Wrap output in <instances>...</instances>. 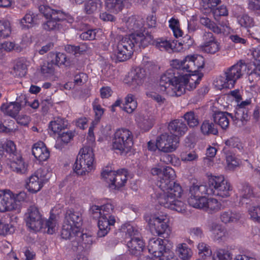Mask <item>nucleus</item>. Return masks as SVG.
I'll return each instance as SVG.
<instances>
[{"instance_id": "obj_1", "label": "nucleus", "mask_w": 260, "mask_h": 260, "mask_svg": "<svg viewBox=\"0 0 260 260\" xmlns=\"http://www.w3.org/2000/svg\"><path fill=\"white\" fill-rule=\"evenodd\" d=\"M203 76L202 73L183 75L174 69H169L160 77V90L171 96H179L185 89L190 91L195 89Z\"/></svg>"}, {"instance_id": "obj_2", "label": "nucleus", "mask_w": 260, "mask_h": 260, "mask_svg": "<svg viewBox=\"0 0 260 260\" xmlns=\"http://www.w3.org/2000/svg\"><path fill=\"white\" fill-rule=\"evenodd\" d=\"M153 42L150 36H144L142 33L131 34L118 43L115 55L118 61H124L129 59L134 51L145 48Z\"/></svg>"}, {"instance_id": "obj_3", "label": "nucleus", "mask_w": 260, "mask_h": 260, "mask_svg": "<svg viewBox=\"0 0 260 260\" xmlns=\"http://www.w3.org/2000/svg\"><path fill=\"white\" fill-rule=\"evenodd\" d=\"M56 215L50 212L49 218L44 221L38 208L30 206L25 213V220L27 225L35 231H39L42 229H47V232L52 234L56 231Z\"/></svg>"}, {"instance_id": "obj_4", "label": "nucleus", "mask_w": 260, "mask_h": 260, "mask_svg": "<svg viewBox=\"0 0 260 260\" xmlns=\"http://www.w3.org/2000/svg\"><path fill=\"white\" fill-rule=\"evenodd\" d=\"M172 69L178 71L181 74L185 72L196 74L199 70L204 67L205 61L203 57L200 55L186 56L183 60L174 59L172 61Z\"/></svg>"}, {"instance_id": "obj_5", "label": "nucleus", "mask_w": 260, "mask_h": 260, "mask_svg": "<svg viewBox=\"0 0 260 260\" xmlns=\"http://www.w3.org/2000/svg\"><path fill=\"white\" fill-rule=\"evenodd\" d=\"M246 70V65L239 62L228 68L223 76H220L217 80V86L221 88H233L237 80L241 78Z\"/></svg>"}, {"instance_id": "obj_6", "label": "nucleus", "mask_w": 260, "mask_h": 260, "mask_svg": "<svg viewBox=\"0 0 260 260\" xmlns=\"http://www.w3.org/2000/svg\"><path fill=\"white\" fill-rule=\"evenodd\" d=\"M133 135L127 129H117L113 139L112 148L118 150L121 154H126L133 146Z\"/></svg>"}, {"instance_id": "obj_7", "label": "nucleus", "mask_w": 260, "mask_h": 260, "mask_svg": "<svg viewBox=\"0 0 260 260\" xmlns=\"http://www.w3.org/2000/svg\"><path fill=\"white\" fill-rule=\"evenodd\" d=\"M82 154L78 155L74 164L73 170L79 175H84L93 168L94 154L92 148L89 146L84 147L80 151Z\"/></svg>"}, {"instance_id": "obj_8", "label": "nucleus", "mask_w": 260, "mask_h": 260, "mask_svg": "<svg viewBox=\"0 0 260 260\" xmlns=\"http://www.w3.org/2000/svg\"><path fill=\"white\" fill-rule=\"evenodd\" d=\"M208 195H214L221 198L230 196L231 191L230 183L224 177L220 176H211L208 181Z\"/></svg>"}, {"instance_id": "obj_9", "label": "nucleus", "mask_w": 260, "mask_h": 260, "mask_svg": "<svg viewBox=\"0 0 260 260\" xmlns=\"http://www.w3.org/2000/svg\"><path fill=\"white\" fill-rule=\"evenodd\" d=\"M102 216L98 221L99 230L97 233L98 237H105L110 230V226L113 225L115 222L114 216L111 215L114 209V206L108 203L100 206Z\"/></svg>"}, {"instance_id": "obj_10", "label": "nucleus", "mask_w": 260, "mask_h": 260, "mask_svg": "<svg viewBox=\"0 0 260 260\" xmlns=\"http://www.w3.org/2000/svg\"><path fill=\"white\" fill-rule=\"evenodd\" d=\"M205 194H208V185H194L190 187L188 203L190 206L202 209L206 201Z\"/></svg>"}, {"instance_id": "obj_11", "label": "nucleus", "mask_w": 260, "mask_h": 260, "mask_svg": "<svg viewBox=\"0 0 260 260\" xmlns=\"http://www.w3.org/2000/svg\"><path fill=\"white\" fill-rule=\"evenodd\" d=\"M151 232L154 235L167 238L171 234V230L166 219L156 215L152 216L148 222Z\"/></svg>"}, {"instance_id": "obj_12", "label": "nucleus", "mask_w": 260, "mask_h": 260, "mask_svg": "<svg viewBox=\"0 0 260 260\" xmlns=\"http://www.w3.org/2000/svg\"><path fill=\"white\" fill-rule=\"evenodd\" d=\"M163 193H160L158 198V202L160 205L165 208H169L172 204L175 202L176 198L181 197L182 189L179 184L169 187L168 189L162 190Z\"/></svg>"}, {"instance_id": "obj_13", "label": "nucleus", "mask_w": 260, "mask_h": 260, "mask_svg": "<svg viewBox=\"0 0 260 260\" xmlns=\"http://www.w3.org/2000/svg\"><path fill=\"white\" fill-rule=\"evenodd\" d=\"M158 150L164 152H172L175 150L179 143L178 138L172 134L165 133L157 138Z\"/></svg>"}, {"instance_id": "obj_14", "label": "nucleus", "mask_w": 260, "mask_h": 260, "mask_svg": "<svg viewBox=\"0 0 260 260\" xmlns=\"http://www.w3.org/2000/svg\"><path fill=\"white\" fill-rule=\"evenodd\" d=\"M175 177V172L171 167H164L161 176L157 181V185L161 190L168 189L169 187H172L174 185L178 184L174 181Z\"/></svg>"}, {"instance_id": "obj_15", "label": "nucleus", "mask_w": 260, "mask_h": 260, "mask_svg": "<svg viewBox=\"0 0 260 260\" xmlns=\"http://www.w3.org/2000/svg\"><path fill=\"white\" fill-rule=\"evenodd\" d=\"M14 194L10 190H0V212L15 210Z\"/></svg>"}, {"instance_id": "obj_16", "label": "nucleus", "mask_w": 260, "mask_h": 260, "mask_svg": "<svg viewBox=\"0 0 260 260\" xmlns=\"http://www.w3.org/2000/svg\"><path fill=\"white\" fill-rule=\"evenodd\" d=\"M148 249L155 256L160 257L166 251L164 240L158 238H152L149 241Z\"/></svg>"}, {"instance_id": "obj_17", "label": "nucleus", "mask_w": 260, "mask_h": 260, "mask_svg": "<svg viewBox=\"0 0 260 260\" xmlns=\"http://www.w3.org/2000/svg\"><path fill=\"white\" fill-rule=\"evenodd\" d=\"M125 26L129 31H134V34L141 33L139 32L144 26V20L139 16H132L128 18H124ZM145 35L143 32H141Z\"/></svg>"}, {"instance_id": "obj_18", "label": "nucleus", "mask_w": 260, "mask_h": 260, "mask_svg": "<svg viewBox=\"0 0 260 260\" xmlns=\"http://www.w3.org/2000/svg\"><path fill=\"white\" fill-rule=\"evenodd\" d=\"M72 242L73 243V245L76 248L81 246L86 249L89 248L93 243L91 235L83 234L80 231L76 232V239L72 240Z\"/></svg>"}, {"instance_id": "obj_19", "label": "nucleus", "mask_w": 260, "mask_h": 260, "mask_svg": "<svg viewBox=\"0 0 260 260\" xmlns=\"http://www.w3.org/2000/svg\"><path fill=\"white\" fill-rule=\"evenodd\" d=\"M32 153L40 161H45L50 156V152L43 142H38L33 145Z\"/></svg>"}, {"instance_id": "obj_20", "label": "nucleus", "mask_w": 260, "mask_h": 260, "mask_svg": "<svg viewBox=\"0 0 260 260\" xmlns=\"http://www.w3.org/2000/svg\"><path fill=\"white\" fill-rule=\"evenodd\" d=\"M64 218V223L71 224L72 226L77 229L82 225L83 219L81 213L78 211H75L73 209L68 210Z\"/></svg>"}, {"instance_id": "obj_21", "label": "nucleus", "mask_w": 260, "mask_h": 260, "mask_svg": "<svg viewBox=\"0 0 260 260\" xmlns=\"http://www.w3.org/2000/svg\"><path fill=\"white\" fill-rule=\"evenodd\" d=\"M171 134L177 136H181L185 134L188 128L186 124L182 120L175 119L171 121L168 126Z\"/></svg>"}, {"instance_id": "obj_22", "label": "nucleus", "mask_w": 260, "mask_h": 260, "mask_svg": "<svg viewBox=\"0 0 260 260\" xmlns=\"http://www.w3.org/2000/svg\"><path fill=\"white\" fill-rule=\"evenodd\" d=\"M233 118L232 114L227 112L215 111L212 115L214 122L219 125L223 129H226L229 126V119L228 116Z\"/></svg>"}, {"instance_id": "obj_23", "label": "nucleus", "mask_w": 260, "mask_h": 260, "mask_svg": "<svg viewBox=\"0 0 260 260\" xmlns=\"http://www.w3.org/2000/svg\"><path fill=\"white\" fill-rule=\"evenodd\" d=\"M145 76L144 70L137 68L128 73L127 78V82L132 85H139L143 82Z\"/></svg>"}, {"instance_id": "obj_24", "label": "nucleus", "mask_w": 260, "mask_h": 260, "mask_svg": "<svg viewBox=\"0 0 260 260\" xmlns=\"http://www.w3.org/2000/svg\"><path fill=\"white\" fill-rule=\"evenodd\" d=\"M127 245L130 253L136 256L140 255L145 248L144 243L141 239V237L132 238L127 242Z\"/></svg>"}, {"instance_id": "obj_25", "label": "nucleus", "mask_w": 260, "mask_h": 260, "mask_svg": "<svg viewBox=\"0 0 260 260\" xmlns=\"http://www.w3.org/2000/svg\"><path fill=\"white\" fill-rule=\"evenodd\" d=\"M11 159L10 168L12 171L20 174H25L26 172V166L20 155L12 157Z\"/></svg>"}, {"instance_id": "obj_26", "label": "nucleus", "mask_w": 260, "mask_h": 260, "mask_svg": "<svg viewBox=\"0 0 260 260\" xmlns=\"http://www.w3.org/2000/svg\"><path fill=\"white\" fill-rule=\"evenodd\" d=\"M209 229L216 241H220L223 240L227 234L226 230L222 225L216 222H212L210 224Z\"/></svg>"}, {"instance_id": "obj_27", "label": "nucleus", "mask_w": 260, "mask_h": 260, "mask_svg": "<svg viewBox=\"0 0 260 260\" xmlns=\"http://www.w3.org/2000/svg\"><path fill=\"white\" fill-rule=\"evenodd\" d=\"M237 197L239 198L240 202L242 204H249V200L252 201L254 198L253 190L251 187L248 184L243 185L239 189Z\"/></svg>"}, {"instance_id": "obj_28", "label": "nucleus", "mask_w": 260, "mask_h": 260, "mask_svg": "<svg viewBox=\"0 0 260 260\" xmlns=\"http://www.w3.org/2000/svg\"><path fill=\"white\" fill-rule=\"evenodd\" d=\"M126 173L125 170L117 171L114 182L108 184V187L111 189H118L123 186L127 180Z\"/></svg>"}, {"instance_id": "obj_29", "label": "nucleus", "mask_w": 260, "mask_h": 260, "mask_svg": "<svg viewBox=\"0 0 260 260\" xmlns=\"http://www.w3.org/2000/svg\"><path fill=\"white\" fill-rule=\"evenodd\" d=\"M43 186L42 179L38 175L35 174L29 177L28 181H26V188L29 192L36 193L39 191Z\"/></svg>"}, {"instance_id": "obj_30", "label": "nucleus", "mask_w": 260, "mask_h": 260, "mask_svg": "<svg viewBox=\"0 0 260 260\" xmlns=\"http://www.w3.org/2000/svg\"><path fill=\"white\" fill-rule=\"evenodd\" d=\"M200 129L202 134L205 136H209L210 135H217L218 134L216 124L208 120H204L203 122L201 125Z\"/></svg>"}, {"instance_id": "obj_31", "label": "nucleus", "mask_w": 260, "mask_h": 260, "mask_svg": "<svg viewBox=\"0 0 260 260\" xmlns=\"http://www.w3.org/2000/svg\"><path fill=\"white\" fill-rule=\"evenodd\" d=\"M124 0H106L105 5L108 11L118 13L124 8Z\"/></svg>"}, {"instance_id": "obj_32", "label": "nucleus", "mask_w": 260, "mask_h": 260, "mask_svg": "<svg viewBox=\"0 0 260 260\" xmlns=\"http://www.w3.org/2000/svg\"><path fill=\"white\" fill-rule=\"evenodd\" d=\"M77 229L72 226L71 224H68L66 223L63 225L61 232V237L64 239H76V232H78Z\"/></svg>"}, {"instance_id": "obj_33", "label": "nucleus", "mask_w": 260, "mask_h": 260, "mask_svg": "<svg viewBox=\"0 0 260 260\" xmlns=\"http://www.w3.org/2000/svg\"><path fill=\"white\" fill-rule=\"evenodd\" d=\"M144 36L149 35L151 37L153 42L152 43L149 44V45H153L156 46L158 49L161 51H167L170 49L172 48V45L171 43L167 41L166 39L163 38H159L156 40H153V37L148 32L145 33Z\"/></svg>"}, {"instance_id": "obj_34", "label": "nucleus", "mask_w": 260, "mask_h": 260, "mask_svg": "<svg viewBox=\"0 0 260 260\" xmlns=\"http://www.w3.org/2000/svg\"><path fill=\"white\" fill-rule=\"evenodd\" d=\"M155 118L153 116L142 115L138 119L139 127L147 131L149 130L153 125Z\"/></svg>"}, {"instance_id": "obj_35", "label": "nucleus", "mask_w": 260, "mask_h": 260, "mask_svg": "<svg viewBox=\"0 0 260 260\" xmlns=\"http://www.w3.org/2000/svg\"><path fill=\"white\" fill-rule=\"evenodd\" d=\"M1 109L5 113L12 117H15L21 108L20 106L17 105L15 102H11L8 105L3 104Z\"/></svg>"}, {"instance_id": "obj_36", "label": "nucleus", "mask_w": 260, "mask_h": 260, "mask_svg": "<svg viewBox=\"0 0 260 260\" xmlns=\"http://www.w3.org/2000/svg\"><path fill=\"white\" fill-rule=\"evenodd\" d=\"M74 136V133L71 131L59 134V138L57 139L55 147L57 149H61L63 146V144H67L73 139Z\"/></svg>"}, {"instance_id": "obj_37", "label": "nucleus", "mask_w": 260, "mask_h": 260, "mask_svg": "<svg viewBox=\"0 0 260 260\" xmlns=\"http://www.w3.org/2000/svg\"><path fill=\"white\" fill-rule=\"evenodd\" d=\"M225 155L227 167L230 170H234L239 165V161L237 160L235 155L230 152V150L226 147H224L222 150Z\"/></svg>"}, {"instance_id": "obj_38", "label": "nucleus", "mask_w": 260, "mask_h": 260, "mask_svg": "<svg viewBox=\"0 0 260 260\" xmlns=\"http://www.w3.org/2000/svg\"><path fill=\"white\" fill-rule=\"evenodd\" d=\"M240 218V215L238 213L233 212L231 210H228L222 211L220 213L221 221L225 223L236 222Z\"/></svg>"}, {"instance_id": "obj_39", "label": "nucleus", "mask_w": 260, "mask_h": 260, "mask_svg": "<svg viewBox=\"0 0 260 260\" xmlns=\"http://www.w3.org/2000/svg\"><path fill=\"white\" fill-rule=\"evenodd\" d=\"M200 22L202 25L211 30L215 34H219L223 31L222 29L219 26L207 17H203L201 18Z\"/></svg>"}, {"instance_id": "obj_40", "label": "nucleus", "mask_w": 260, "mask_h": 260, "mask_svg": "<svg viewBox=\"0 0 260 260\" xmlns=\"http://www.w3.org/2000/svg\"><path fill=\"white\" fill-rule=\"evenodd\" d=\"M37 15H35L34 14L29 11L27 12L23 18L20 20V23L22 28H28V25H25V23L30 24L32 26L34 24H37Z\"/></svg>"}, {"instance_id": "obj_41", "label": "nucleus", "mask_w": 260, "mask_h": 260, "mask_svg": "<svg viewBox=\"0 0 260 260\" xmlns=\"http://www.w3.org/2000/svg\"><path fill=\"white\" fill-rule=\"evenodd\" d=\"M27 66L23 60L18 61L13 67V74L17 77L24 76L26 73Z\"/></svg>"}, {"instance_id": "obj_42", "label": "nucleus", "mask_w": 260, "mask_h": 260, "mask_svg": "<svg viewBox=\"0 0 260 260\" xmlns=\"http://www.w3.org/2000/svg\"><path fill=\"white\" fill-rule=\"evenodd\" d=\"M176 252L182 259H189L191 256V251L186 244H179L177 247Z\"/></svg>"}, {"instance_id": "obj_43", "label": "nucleus", "mask_w": 260, "mask_h": 260, "mask_svg": "<svg viewBox=\"0 0 260 260\" xmlns=\"http://www.w3.org/2000/svg\"><path fill=\"white\" fill-rule=\"evenodd\" d=\"M237 19L239 24L242 27L245 28L251 27L254 25L253 18L250 17L248 14L240 15L237 16Z\"/></svg>"}, {"instance_id": "obj_44", "label": "nucleus", "mask_w": 260, "mask_h": 260, "mask_svg": "<svg viewBox=\"0 0 260 260\" xmlns=\"http://www.w3.org/2000/svg\"><path fill=\"white\" fill-rule=\"evenodd\" d=\"M220 206L221 204L217 200L213 198L207 199L206 198V201L204 203L202 208H206L211 212H216L220 209Z\"/></svg>"}, {"instance_id": "obj_45", "label": "nucleus", "mask_w": 260, "mask_h": 260, "mask_svg": "<svg viewBox=\"0 0 260 260\" xmlns=\"http://www.w3.org/2000/svg\"><path fill=\"white\" fill-rule=\"evenodd\" d=\"M183 117L189 127H193L199 123L198 116L195 114L193 111H190L186 112Z\"/></svg>"}, {"instance_id": "obj_46", "label": "nucleus", "mask_w": 260, "mask_h": 260, "mask_svg": "<svg viewBox=\"0 0 260 260\" xmlns=\"http://www.w3.org/2000/svg\"><path fill=\"white\" fill-rule=\"evenodd\" d=\"M220 48V44L216 40L202 45L203 50L205 52L210 54H215L219 51Z\"/></svg>"}, {"instance_id": "obj_47", "label": "nucleus", "mask_w": 260, "mask_h": 260, "mask_svg": "<svg viewBox=\"0 0 260 260\" xmlns=\"http://www.w3.org/2000/svg\"><path fill=\"white\" fill-rule=\"evenodd\" d=\"M11 32L10 23L7 20H0V37L6 38Z\"/></svg>"}, {"instance_id": "obj_48", "label": "nucleus", "mask_w": 260, "mask_h": 260, "mask_svg": "<svg viewBox=\"0 0 260 260\" xmlns=\"http://www.w3.org/2000/svg\"><path fill=\"white\" fill-rule=\"evenodd\" d=\"M64 128V124L63 123L62 119L58 118L54 121H51L49 125V128L52 131L54 134L59 133Z\"/></svg>"}, {"instance_id": "obj_49", "label": "nucleus", "mask_w": 260, "mask_h": 260, "mask_svg": "<svg viewBox=\"0 0 260 260\" xmlns=\"http://www.w3.org/2000/svg\"><path fill=\"white\" fill-rule=\"evenodd\" d=\"M14 232V226L3 221L2 218L0 217V235H6L11 234Z\"/></svg>"}, {"instance_id": "obj_50", "label": "nucleus", "mask_w": 260, "mask_h": 260, "mask_svg": "<svg viewBox=\"0 0 260 260\" xmlns=\"http://www.w3.org/2000/svg\"><path fill=\"white\" fill-rule=\"evenodd\" d=\"M117 172L109 170V168L105 169L101 173V176L109 184L113 183Z\"/></svg>"}, {"instance_id": "obj_51", "label": "nucleus", "mask_w": 260, "mask_h": 260, "mask_svg": "<svg viewBox=\"0 0 260 260\" xmlns=\"http://www.w3.org/2000/svg\"><path fill=\"white\" fill-rule=\"evenodd\" d=\"M27 198V194L25 192H20L18 194H14V204L15 210H20L21 202H23Z\"/></svg>"}, {"instance_id": "obj_52", "label": "nucleus", "mask_w": 260, "mask_h": 260, "mask_svg": "<svg viewBox=\"0 0 260 260\" xmlns=\"http://www.w3.org/2000/svg\"><path fill=\"white\" fill-rule=\"evenodd\" d=\"M225 146L230 150V148H237L240 149L241 147V143L240 140L237 137H233L228 139L225 142Z\"/></svg>"}, {"instance_id": "obj_53", "label": "nucleus", "mask_w": 260, "mask_h": 260, "mask_svg": "<svg viewBox=\"0 0 260 260\" xmlns=\"http://www.w3.org/2000/svg\"><path fill=\"white\" fill-rule=\"evenodd\" d=\"M67 57L66 54L62 53H57L55 55V59L51 61L53 64L59 66L61 64H65L66 66L69 65L67 61Z\"/></svg>"}, {"instance_id": "obj_54", "label": "nucleus", "mask_w": 260, "mask_h": 260, "mask_svg": "<svg viewBox=\"0 0 260 260\" xmlns=\"http://www.w3.org/2000/svg\"><path fill=\"white\" fill-rule=\"evenodd\" d=\"M235 117L237 120L241 121H247L248 115L247 113V110L243 107H238L237 108L235 112Z\"/></svg>"}, {"instance_id": "obj_55", "label": "nucleus", "mask_w": 260, "mask_h": 260, "mask_svg": "<svg viewBox=\"0 0 260 260\" xmlns=\"http://www.w3.org/2000/svg\"><path fill=\"white\" fill-rule=\"evenodd\" d=\"M2 49L7 51H10L12 50L17 52H20L21 48L18 45H16L14 43L11 42H5L1 45Z\"/></svg>"}, {"instance_id": "obj_56", "label": "nucleus", "mask_w": 260, "mask_h": 260, "mask_svg": "<svg viewBox=\"0 0 260 260\" xmlns=\"http://www.w3.org/2000/svg\"><path fill=\"white\" fill-rule=\"evenodd\" d=\"M98 3L95 0H88L85 4V11L88 14L93 13L97 9Z\"/></svg>"}, {"instance_id": "obj_57", "label": "nucleus", "mask_w": 260, "mask_h": 260, "mask_svg": "<svg viewBox=\"0 0 260 260\" xmlns=\"http://www.w3.org/2000/svg\"><path fill=\"white\" fill-rule=\"evenodd\" d=\"M5 149L12 157L20 155L16 150V146L12 141H8L5 144Z\"/></svg>"}, {"instance_id": "obj_58", "label": "nucleus", "mask_w": 260, "mask_h": 260, "mask_svg": "<svg viewBox=\"0 0 260 260\" xmlns=\"http://www.w3.org/2000/svg\"><path fill=\"white\" fill-rule=\"evenodd\" d=\"M186 207V205L184 202L178 200V198H176L175 202L171 205L169 209L175 210L178 212H182L185 210Z\"/></svg>"}, {"instance_id": "obj_59", "label": "nucleus", "mask_w": 260, "mask_h": 260, "mask_svg": "<svg viewBox=\"0 0 260 260\" xmlns=\"http://www.w3.org/2000/svg\"><path fill=\"white\" fill-rule=\"evenodd\" d=\"M248 211L251 218L253 220L260 223V207L253 206L249 209Z\"/></svg>"}, {"instance_id": "obj_60", "label": "nucleus", "mask_w": 260, "mask_h": 260, "mask_svg": "<svg viewBox=\"0 0 260 260\" xmlns=\"http://www.w3.org/2000/svg\"><path fill=\"white\" fill-rule=\"evenodd\" d=\"M193 43V40L189 35H186L183 37L179 42L178 44L180 46H182V48L186 49L190 48Z\"/></svg>"}, {"instance_id": "obj_61", "label": "nucleus", "mask_w": 260, "mask_h": 260, "mask_svg": "<svg viewBox=\"0 0 260 260\" xmlns=\"http://www.w3.org/2000/svg\"><path fill=\"white\" fill-rule=\"evenodd\" d=\"M53 64L52 61L51 62H44L43 64L41 66V73L44 75L53 74L54 71Z\"/></svg>"}, {"instance_id": "obj_62", "label": "nucleus", "mask_w": 260, "mask_h": 260, "mask_svg": "<svg viewBox=\"0 0 260 260\" xmlns=\"http://www.w3.org/2000/svg\"><path fill=\"white\" fill-rule=\"evenodd\" d=\"M198 156L194 151L189 153H183L181 154V160L183 161H191L196 160Z\"/></svg>"}, {"instance_id": "obj_63", "label": "nucleus", "mask_w": 260, "mask_h": 260, "mask_svg": "<svg viewBox=\"0 0 260 260\" xmlns=\"http://www.w3.org/2000/svg\"><path fill=\"white\" fill-rule=\"evenodd\" d=\"M90 215L94 219H100L101 217L102 216V213L100 206L93 205L92 206L89 210Z\"/></svg>"}, {"instance_id": "obj_64", "label": "nucleus", "mask_w": 260, "mask_h": 260, "mask_svg": "<svg viewBox=\"0 0 260 260\" xmlns=\"http://www.w3.org/2000/svg\"><path fill=\"white\" fill-rule=\"evenodd\" d=\"M213 258H219L220 260H231L230 252L224 249H219L217 252L216 256Z\"/></svg>"}]
</instances>
